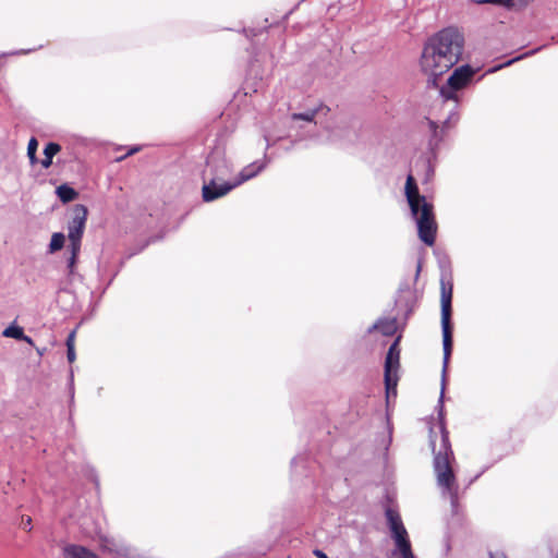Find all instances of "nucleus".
<instances>
[{
    "label": "nucleus",
    "instance_id": "nucleus-22",
    "mask_svg": "<svg viewBox=\"0 0 558 558\" xmlns=\"http://www.w3.org/2000/svg\"><path fill=\"white\" fill-rule=\"evenodd\" d=\"M525 2H526V0H502V2L500 4H504L507 7H512V5L524 4Z\"/></svg>",
    "mask_w": 558,
    "mask_h": 558
},
{
    "label": "nucleus",
    "instance_id": "nucleus-7",
    "mask_svg": "<svg viewBox=\"0 0 558 558\" xmlns=\"http://www.w3.org/2000/svg\"><path fill=\"white\" fill-rule=\"evenodd\" d=\"M386 517L392 539L395 541V549L391 554V558H415L411 549L408 532L400 515L392 509H388Z\"/></svg>",
    "mask_w": 558,
    "mask_h": 558
},
{
    "label": "nucleus",
    "instance_id": "nucleus-14",
    "mask_svg": "<svg viewBox=\"0 0 558 558\" xmlns=\"http://www.w3.org/2000/svg\"><path fill=\"white\" fill-rule=\"evenodd\" d=\"M65 236L62 232H54L51 236L49 244V252L54 253L61 250L64 245Z\"/></svg>",
    "mask_w": 558,
    "mask_h": 558
},
{
    "label": "nucleus",
    "instance_id": "nucleus-29",
    "mask_svg": "<svg viewBox=\"0 0 558 558\" xmlns=\"http://www.w3.org/2000/svg\"><path fill=\"white\" fill-rule=\"evenodd\" d=\"M490 558H506L502 554H492Z\"/></svg>",
    "mask_w": 558,
    "mask_h": 558
},
{
    "label": "nucleus",
    "instance_id": "nucleus-17",
    "mask_svg": "<svg viewBox=\"0 0 558 558\" xmlns=\"http://www.w3.org/2000/svg\"><path fill=\"white\" fill-rule=\"evenodd\" d=\"M38 142L35 137H32L27 145V156L29 158L31 163H35L37 161L36 153H37Z\"/></svg>",
    "mask_w": 558,
    "mask_h": 558
},
{
    "label": "nucleus",
    "instance_id": "nucleus-25",
    "mask_svg": "<svg viewBox=\"0 0 558 558\" xmlns=\"http://www.w3.org/2000/svg\"><path fill=\"white\" fill-rule=\"evenodd\" d=\"M74 337H75V331H72L68 338H66V348H69V345L71 347H74Z\"/></svg>",
    "mask_w": 558,
    "mask_h": 558
},
{
    "label": "nucleus",
    "instance_id": "nucleus-1",
    "mask_svg": "<svg viewBox=\"0 0 558 558\" xmlns=\"http://www.w3.org/2000/svg\"><path fill=\"white\" fill-rule=\"evenodd\" d=\"M464 49V37L456 28H445L429 38L425 44L420 68L429 80L447 73L461 59Z\"/></svg>",
    "mask_w": 558,
    "mask_h": 558
},
{
    "label": "nucleus",
    "instance_id": "nucleus-5",
    "mask_svg": "<svg viewBox=\"0 0 558 558\" xmlns=\"http://www.w3.org/2000/svg\"><path fill=\"white\" fill-rule=\"evenodd\" d=\"M441 329H442V347H444V366H442V379H441V392L440 403L442 402L445 393L446 372L449 363V359L452 351V331L450 326L451 317V300H452V283L446 282L441 279Z\"/></svg>",
    "mask_w": 558,
    "mask_h": 558
},
{
    "label": "nucleus",
    "instance_id": "nucleus-27",
    "mask_svg": "<svg viewBox=\"0 0 558 558\" xmlns=\"http://www.w3.org/2000/svg\"><path fill=\"white\" fill-rule=\"evenodd\" d=\"M313 554L317 557V558H328L327 555L320 550V549H314L313 550Z\"/></svg>",
    "mask_w": 558,
    "mask_h": 558
},
{
    "label": "nucleus",
    "instance_id": "nucleus-6",
    "mask_svg": "<svg viewBox=\"0 0 558 558\" xmlns=\"http://www.w3.org/2000/svg\"><path fill=\"white\" fill-rule=\"evenodd\" d=\"M477 71L478 69L469 64L456 68L447 78L446 84L440 87V96L445 100H452L457 104L459 101V92L463 90L471 84Z\"/></svg>",
    "mask_w": 558,
    "mask_h": 558
},
{
    "label": "nucleus",
    "instance_id": "nucleus-26",
    "mask_svg": "<svg viewBox=\"0 0 558 558\" xmlns=\"http://www.w3.org/2000/svg\"><path fill=\"white\" fill-rule=\"evenodd\" d=\"M473 2L482 4V3H501L502 0H473Z\"/></svg>",
    "mask_w": 558,
    "mask_h": 558
},
{
    "label": "nucleus",
    "instance_id": "nucleus-4",
    "mask_svg": "<svg viewBox=\"0 0 558 558\" xmlns=\"http://www.w3.org/2000/svg\"><path fill=\"white\" fill-rule=\"evenodd\" d=\"M405 196L411 213L416 220L418 238L426 245L432 246L435 243L437 232L433 205L420 195L416 182L411 174L407 178Z\"/></svg>",
    "mask_w": 558,
    "mask_h": 558
},
{
    "label": "nucleus",
    "instance_id": "nucleus-16",
    "mask_svg": "<svg viewBox=\"0 0 558 558\" xmlns=\"http://www.w3.org/2000/svg\"><path fill=\"white\" fill-rule=\"evenodd\" d=\"M23 328L16 325H10L7 327L2 335L3 337L13 338L20 340L23 337Z\"/></svg>",
    "mask_w": 558,
    "mask_h": 558
},
{
    "label": "nucleus",
    "instance_id": "nucleus-21",
    "mask_svg": "<svg viewBox=\"0 0 558 558\" xmlns=\"http://www.w3.org/2000/svg\"><path fill=\"white\" fill-rule=\"evenodd\" d=\"M66 357L70 363H73L75 361L76 355L74 347L69 345V348H66Z\"/></svg>",
    "mask_w": 558,
    "mask_h": 558
},
{
    "label": "nucleus",
    "instance_id": "nucleus-13",
    "mask_svg": "<svg viewBox=\"0 0 558 558\" xmlns=\"http://www.w3.org/2000/svg\"><path fill=\"white\" fill-rule=\"evenodd\" d=\"M56 193L62 203L72 202L77 197V192L68 184L58 186Z\"/></svg>",
    "mask_w": 558,
    "mask_h": 558
},
{
    "label": "nucleus",
    "instance_id": "nucleus-12",
    "mask_svg": "<svg viewBox=\"0 0 558 558\" xmlns=\"http://www.w3.org/2000/svg\"><path fill=\"white\" fill-rule=\"evenodd\" d=\"M68 251L70 253L66 258V269L68 276L73 279L76 276V262L81 252V247L76 246L75 250L73 246H68Z\"/></svg>",
    "mask_w": 558,
    "mask_h": 558
},
{
    "label": "nucleus",
    "instance_id": "nucleus-30",
    "mask_svg": "<svg viewBox=\"0 0 558 558\" xmlns=\"http://www.w3.org/2000/svg\"><path fill=\"white\" fill-rule=\"evenodd\" d=\"M31 522H32L31 518H27V521H26V525H25V526H26L28 530H31V529H32Z\"/></svg>",
    "mask_w": 558,
    "mask_h": 558
},
{
    "label": "nucleus",
    "instance_id": "nucleus-20",
    "mask_svg": "<svg viewBox=\"0 0 558 558\" xmlns=\"http://www.w3.org/2000/svg\"><path fill=\"white\" fill-rule=\"evenodd\" d=\"M141 148H142V147H141V146H137V145H136V146H132V147H130V148H129V150L126 151V154H124L123 156H121V157L117 158V160H118V161H121V160H123L124 158H126V157H129V156H132V155L136 154L137 151H140V150H141Z\"/></svg>",
    "mask_w": 558,
    "mask_h": 558
},
{
    "label": "nucleus",
    "instance_id": "nucleus-3",
    "mask_svg": "<svg viewBox=\"0 0 558 558\" xmlns=\"http://www.w3.org/2000/svg\"><path fill=\"white\" fill-rule=\"evenodd\" d=\"M232 165L220 150L211 151L203 170L202 197L204 202H214L223 197L244 182V169L231 179Z\"/></svg>",
    "mask_w": 558,
    "mask_h": 558
},
{
    "label": "nucleus",
    "instance_id": "nucleus-10",
    "mask_svg": "<svg viewBox=\"0 0 558 558\" xmlns=\"http://www.w3.org/2000/svg\"><path fill=\"white\" fill-rule=\"evenodd\" d=\"M63 556L64 558H98L95 553L74 544L66 545L63 548Z\"/></svg>",
    "mask_w": 558,
    "mask_h": 558
},
{
    "label": "nucleus",
    "instance_id": "nucleus-8",
    "mask_svg": "<svg viewBox=\"0 0 558 558\" xmlns=\"http://www.w3.org/2000/svg\"><path fill=\"white\" fill-rule=\"evenodd\" d=\"M87 208L82 204H76L72 210V218L68 222L69 246L81 247L82 238L87 220Z\"/></svg>",
    "mask_w": 558,
    "mask_h": 558
},
{
    "label": "nucleus",
    "instance_id": "nucleus-9",
    "mask_svg": "<svg viewBox=\"0 0 558 558\" xmlns=\"http://www.w3.org/2000/svg\"><path fill=\"white\" fill-rule=\"evenodd\" d=\"M399 338L390 345L386 362H385V385L387 390V397L396 393L397 387V371L399 367L400 351L398 349Z\"/></svg>",
    "mask_w": 558,
    "mask_h": 558
},
{
    "label": "nucleus",
    "instance_id": "nucleus-28",
    "mask_svg": "<svg viewBox=\"0 0 558 558\" xmlns=\"http://www.w3.org/2000/svg\"><path fill=\"white\" fill-rule=\"evenodd\" d=\"M20 340H23L29 344H33V339L29 336H26L24 332H23V337Z\"/></svg>",
    "mask_w": 558,
    "mask_h": 558
},
{
    "label": "nucleus",
    "instance_id": "nucleus-2",
    "mask_svg": "<svg viewBox=\"0 0 558 558\" xmlns=\"http://www.w3.org/2000/svg\"><path fill=\"white\" fill-rule=\"evenodd\" d=\"M429 447L434 454L433 469L437 485L444 495L453 500L458 493V484L452 469L454 456L441 411L438 422L429 427Z\"/></svg>",
    "mask_w": 558,
    "mask_h": 558
},
{
    "label": "nucleus",
    "instance_id": "nucleus-18",
    "mask_svg": "<svg viewBox=\"0 0 558 558\" xmlns=\"http://www.w3.org/2000/svg\"><path fill=\"white\" fill-rule=\"evenodd\" d=\"M61 147L57 143H48L44 149V155L48 158H53L59 151Z\"/></svg>",
    "mask_w": 558,
    "mask_h": 558
},
{
    "label": "nucleus",
    "instance_id": "nucleus-15",
    "mask_svg": "<svg viewBox=\"0 0 558 558\" xmlns=\"http://www.w3.org/2000/svg\"><path fill=\"white\" fill-rule=\"evenodd\" d=\"M316 114H317V110L316 109H311V110H307L306 112H303V113H293L291 116V119L293 121H305V122H314L315 121V118H316Z\"/></svg>",
    "mask_w": 558,
    "mask_h": 558
},
{
    "label": "nucleus",
    "instance_id": "nucleus-24",
    "mask_svg": "<svg viewBox=\"0 0 558 558\" xmlns=\"http://www.w3.org/2000/svg\"><path fill=\"white\" fill-rule=\"evenodd\" d=\"M43 168L48 169L52 165V158L44 157L40 161Z\"/></svg>",
    "mask_w": 558,
    "mask_h": 558
},
{
    "label": "nucleus",
    "instance_id": "nucleus-11",
    "mask_svg": "<svg viewBox=\"0 0 558 558\" xmlns=\"http://www.w3.org/2000/svg\"><path fill=\"white\" fill-rule=\"evenodd\" d=\"M379 330L385 336H391L397 330V322L393 318H383L375 323L368 331Z\"/></svg>",
    "mask_w": 558,
    "mask_h": 558
},
{
    "label": "nucleus",
    "instance_id": "nucleus-19",
    "mask_svg": "<svg viewBox=\"0 0 558 558\" xmlns=\"http://www.w3.org/2000/svg\"><path fill=\"white\" fill-rule=\"evenodd\" d=\"M265 167V161H257L250 166V169L252 168V171H248V168H246V180L256 175L263 168Z\"/></svg>",
    "mask_w": 558,
    "mask_h": 558
},
{
    "label": "nucleus",
    "instance_id": "nucleus-23",
    "mask_svg": "<svg viewBox=\"0 0 558 558\" xmlns=\"http://www.w3.org/2000/svg\"><path fill=\"white\" fill-rule=\"evenodd\" d=\"M69 381H70V399H71V402H73V399H74V375H73L72 371L70 373Z\"/></svg>",
    "mask_w": 558,
    "mask_h": 558
}]
</instances>
